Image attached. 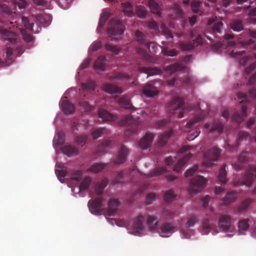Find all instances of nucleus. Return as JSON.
Listing matches in <instances>:
<instances>
[{"label":"nucleus","instance_id":"1","mask_svg":"<svg viewBox=\"0 0 256 256\" xmlns=\"http://www.w3.org/2000/svg\"><path fill=\"white\" fill-rule=\"evenodd\" d=\"M124 26L118 18L112 19L108 28V34L112 40H118L122 34Z\"/></svg>","mask_w":256,"mask_h":256},{"label":"nucleus","instance_id":"2","mask_svg":"<svg viewBox=\"0 0 256 256\" xmlns=\"http://www.w3.org/2000/svg\"><path fill=\"white\" fill-rule=\"evenodd\" d=\"M237 98L238 100H242L240 102L242 113L235 112L232 116V119L237 123H240L243 121L244 118L246 116L247 103L248 102V96L246 94L238 92L237 94Z\"/></svg>","mask_w":256,"mask_h":256},{"label":"nucleus","instance_id":"3","mask_svg":"<svg viewBox=\"0 0 256 256\" xmlns=\"http://www.w3.org/2000/svg\"><path fill=\"white\" fill-rule=\"evenodd\" d=\"M256 176V166L254 165H249L244 176L234 182V186L244 185L249 188L252 184Z\"/></svg>","mask_w":256,"mask_h":256},{"label":"nucleus","instance_id":"4","mask_svg":"<svg viewBox=\"0 0 256 256\" xmlns=\"http://www.w3.org/2000/svg\"><path fill=\"white\" fill-rule=\"evenodd\" d=\"M206 180L202 176H198L192 178L188 188L189 194L192 196L201 192L206 184Z\"/></svg>","mask_w":256,"mask_h":256},{"label":"nucleus","instance_id":"5","mask_svg":"<svg viewBox=\"0 0 256 256\" xmlns=\"http://www.w3.org/2000/svg\"><path fill=\"white\" fill-rule=\"evenodd\" d=\"M138 118H134L132 115L124 116L120 122L121 126H130V128L126 130V133L132 135L136 134L138 130Z\"/></svg>","mask_w":256,"mask_h":256},{"label":"nucleus","instance_id":"6","mask_svg":"<svg viewBox=\"0 0 256 256\" xmlns=\"http://www.w3.org/2000/svg\"><path fill=\"white\" fill-rule=\"evenodd\" d=\"M220 152L221 150L218 148H212L204 154L203 164L206 166H212L218 158Z\"/></svg>","mask_w":256,"mask_h":256},{"label":"nucleus","instance_id":"7","mask_svg":"<svg viewBox=\"0 0 256 256\" xmlns=\"http://www.w3.org/2000/svg\"><path fill=\"white\" fill-rule=\"evenodd\" d=\"M156 48V46L154 42H146L144 48H137L136 52L142 58L147 61H150L151 56L148 54V50L152 54L154 53Z\"/></svg>","mask_w":256,"mask_h":256},{"label":"nucleus","instance_id":"8","mask_svg":"<svg viewBox=\"0 0 256 256\" xmlns=\"http://www.w3.org/2000/svg\"><path fill=\"white\" fill-rule=\"evenodd\" d=\"M102 197H98L94 200H90L88 202V206L90 212L95 215H100L103 212Z\"/></svg>","mask_w":256,"mask_h":256},{"label":"nucleus","instance_id":"9","mask_svg":"<svg viewBox=\"0 0 256 256\" xmlns=\"http://www.w3.org/2000/svg\"><path fill=\"white\" fill-rule=\"evenodd\" d=\"M144 220V216L140 214L134 220L131 233L134 235H139L144 230L143 223Z\"/></svg>","mask_w":256,"mask_h":256},{"label":"nucleus","instance_id":"10","mask_svg":"<svg viewBox=\"0 0 256 256\" xmlns=\"http://www.w3.org/2000/svg\"><path fill=\"white\" fill-rule=\"evenodd\" d=\"M232 218L230 215L228 214H222L218 220V226L220 229L224 232H227L230 230Z\"/></svg>","mask_w":256,"mask_h":256},{"label":"nucleus","instance_id":"11","mask_svg":"<svg viewBox=\"0 0 256 256\" xmlns=\"http://www.w3.org/2000/svg\"><path fill=\"white\" fill-rule=\"evenodd\" d=\"M198 218L194 216H192L188 218L186 223V228L192 227L198 222ZM181 234L182 238H189L191 236V232L187 228H182Z\"/></svg>","mask_w":256,"mask_h":256},{"label":"nucleus","instance_id":"12","mask_svg":"<svg viewBox=\"0 0 256 256\" xmlns=\"http://www.w3.org/2000/svg\"><path fill=\"white\" fill-rule=\"evenodd\" d=\"M176 228L175 226L172 222H164L160 227V236L163 237H168L172 234Z\"/></svg>","mask_w":256,"mask_h":256},{"label":"nucleus","instance_id":"13","mask_svg":"<svg viewBox=\"0 0 256 256\" xmlns=\"http://www.w3.org/2000/svg\"><path fill=\"white\" fill-rule=\"evenodd\" d=\"M184 104V99L180 97H176L168 104V109L170 113L174 114V111L180 109Z\"/></svg>","mask_w":256,"mask_h":256},{"label":"nucleus","instance_id":"14","mask_svg":"<svg viewBox=\"0 0 256 256\" xmlns=\"http://www.w3.org/2000/svg\"><path fill=\"white\" fill-rule=\"evenodd\" d=\"M128 154V149L124 144L120 146L118 154L114 160V164H120L124 163L126 160Z\"/></svg>","mask_w":256,"mask_h":256},{"label":"nucleus","instance_id":"15","mask_svg":"<svg viewBox=\"0 0 256 256\" xmlns=\"http://www.w3.org/2000/svg\"><path fill=\"white\" fill-rule=\"evenodd\" d=\"M154 138V135L150 132H147L142 138L139 142V146L140 148L142 150H145L149 148Z\"/></svg>","mask_w":256,"mask_h":256},{"label":"nucleus","instance_id":"16","mask_svg":"<svg viewBox=\"0 0 256 256\" xmlns=\"http://www.w3.org/2000/svg\"><path fill=\"white\" fill-rule=\"evenodd\" d=\"M159 91L150 82L144 86L142 89L143 94L147 97H153L157 95Z\"/></svg>","mask_w":256,"mask_h":256},{"label":"nucleus","instance_id":"17","mask_svg":"<svg viewBox=\"0 0 256 256\" xmlns=\"http://www.w3.org/2000/svg\"><path fill=\"white\" fill-rule=\"evenodd\" d=\"M120 202L118 199L112 198L108 202L107 214L109 216H114L118 210Z\"/></svg>","mask_w":256,"mask_h":256},{"label":"nucleus","instance_id":"18","mask_svg":"<svg viewBox=\"0 0 256 256\" xmlns=\"http://www.w3.org/2000/svg\"><path fill=\"white\" fill-rule=\"evenodd\" d=\"M132 79L131 76L122 72H114L108 76L110 80H118L128 82Z\"/></svg>","mask_w":256,"mask_h":256},{"label":"nucleus","instance_id":"19","mask_svg":"<svg viewBox=\"0 0 256 256\" xmlns=\"http://www.w3.org/2000/svg\"><path fill=\"white\" fill-rule=\"evenodd\" d=\"M0 34L6 40L11 42H14L16 39V36L15 33L2 28H0Z\"/></svg>","mask_w":256,"mask_h":256},{"label":"nucleus","instance_id":"20","mask_svg":"<svg viewBox=\"0 0 256 256\" xmlns=\"http://www.w3.org/2000/svg\"><path fill=\"white\" fill-rule=\"evenodd\" d=\"M139 71L140 72L146 74L148 77L156 74H160L162 70L156 68L142 66L139 68Z\"/></svg>","mask_w":256,"mask_h":256},{"label":"nucleus","instance_id":"21","mask_svg":"<svg viewBox=\"0 0 256 256\" xmlns=\"http://www.w3.org/2000/svg\"><path fill=\"white\" fill-rule=\"evenodd\" d=\"M104 90L110 94H120L122 90L120 88L112 84H107L104 86Z\"/></svg>","mask_w":256,"mask_h":256},{"label":"nucleus","instance_id":"22","mask_svg":"<svg viewBox=\"0 0 256 256\" xmlns=\"http://www.w3.org/2000/svg\"><path fill=\"white\" fill-rule=\"evenodd\" d=\"M248 153V152L244 150L240 154L238 157V162L234 164V168L236 170H240L243 168L242 164L247 161V156Z\"/></svg>","mask_w":256,"mask_h":256},{"label":"nucleus","instance_id":"23","mask_svg":"<svg viewBox=\"0 0 256 256\" xmlns=\"http://www.w3.org/2000/svg\"><path fill=\"white\" fill-rule=\"evenodd\" d=\"M158 220L156 216L148 215L147 216L146 223L151 230H155L158 227Z\"/></svg>","mask_w":256,"mask_h":256},{"label":"nucleus","instance_id":"24","mask_svg":"<svg viewBox=\"0 0 256 256\" xmlns=\"http://www.w3.org/2000/svg\"><path fill=\"white\" fill-rule=\"evenodd\" d=\"M192 154L188 153L184 156L182 158L178 160L176 164L174 165V170L179 172L184 164L191 158Z\"/></svg>","mask_w":256,"mask_h":256},{"label":"nucleus","instance_id":"25","mask_svg":"<svg viewBox=\"0 0 256 256\" xmlns=\"http://www.w3.org/2000/svg\"><path fill=\"white\" fill-rule=\"evenodd\" d=\"M106 57L104 56H99L94 62V70L100 71L104 70L106 68Z\"/></svg>","mask_w":256,"mask_h":256},{"label":"nucleus","instance_id":"26","mask_svg":"<svg viewBox=\"0 0 256 256\" xmlns=\"http://www.w3.org/2000/svg\"><path fill=\"white\" fill-rule=\"evenodd\" d=\"M118 104L121 108L128 110H135V108L130 102L129 97L127 96L121 98L118 100Z\"/></svg>","mask_w":256,"mask_h":256},{"label":"nucleus","instance_id":"27","mask_svg":"<svg viewBox=\"0 0 256 256\" xmlns=\"http://www.w3.org/2000/svg\"><path fill=\"white\" fill-rule=\"evenodd\" d=\"M204 115L203 112H200L197 114L194 118L190 120L186 124V128L188 129L191 128L195 124L201 122L204 118Z\"/></svg>","mask_w":256,"mask_h":256},{"label":"nucleus","instance_id":"28","mask_svg":"<svg viewBox=\"0 0 256 256\" xmlns=\"http://www.w3.org/2000/svg\"><path fill=\"white\" fill-rule=\"evenodd\" d=\"M62 110L65 114H70L75 110L74 106L67 100H64L62 104Z\"/></svg>","mask_w":256,"mask_h":256},{"label":"nucleus","instance_id":"29","mask_svg":"<svg viewBox=\"0 0 256 256\" xmlns=\"http://www.w3.org/2000/svg\"><path fill=\"white\" fill-rule=\"evenodd\" d=\"M236 196L237 194L234 192H228L226 196L222 199V204L224 206L230 204L235 200Z\"/></svg>","mask_w":256,"mask_h":256},{"label":"nucleus","instance_id":"30","mask_svg":"<svg viewBox=\"0 0 256 256\" xmlns=\"http://www.w3.org/2000/svg\"><path fill=\"white\" fill-rule=\"evenodd\" d=\"M108 182L106 179H103L100 182H97L95 185L94 190L98 195L101 194L104 188L106 186Z\"/></svg>","mask_w":256,"mask_h":256},{"label":"nucleus","instance_id":"31","mask_svg":"<svg viewBox=\"0 0 256 256\" xmlns=\"http://www.w3.org/2000/svg\"><path fill=\"white\" fill-rule=\"evenodd\" d=\"M63 153L68 156L76 155L78 150L74 146L68 145L65 146L62 148Z\"/></svg>","mask_w":256,"mask_h":256},{"label":"nucleus","instance_id":"32","mask_svg":"<svg viewBox=\"0 0 256 256\" xmlns=\"http://www.w3.org/2000/svg\"><path fill=\"white\" fill-rule=\"evenodd\" d=\"M185 68L186 66L183 64L181 63H176L169 66L166 70L169 72L171 74H172L176 72L182 70Z\"/></svg>","mask_w":256,"mask_h":256},{"label":"nucleus","instance_id":"33","mask_svg":"<svg viewBox=\"0 0 256 256\" xmlns=\"http://www.w3.org/2000/svg\"><path fill=\"white\" fill-rule=\"evenodd\" d=\"M58 168H59L60 170H56V174L60 181L63 182L64 178L67 173L66 168L62 164H59L58 166Z\"/></svg>","mask_w":256,"mask_h":256},{"label":"nucleus","instance_id":"34","mask_svg":"<svg viewBox=\"0 0 256 256\" xmlns=\"http://www.w3.org/2000/svg\"><path fill=\"white\" fill-rule=\"evenodd\" d=\"M98 116L104 121H109L114 119V116L112 114L103 109H100L99 110Z\"/></svg>","mask_w":256,"mask_h":256},{"label":"nucleus","instance_id":"35","mask_svg":"<svg viewBox=\"0 0 256 256\" xmlns=\"http://www.w3.org/2000/svg\"><path fill=\"white\" fill-rule=\"evenodd\" d=\"M107 165V164L96 163L92 164V166H90L88 169V170L94 173H97L102 171L106 167Z\"/></svg>","mask_w":256,"mask_h":256},{"label":"nucleus","instance_id":"36","mask_svg":"<svg viewBox=\"0 0 256 256\" xmlns=\"http://www.w3.org/2000/svg\"><path fill=\"white\" fill-rule=\"evenodd\" d=\"M122 10L124 13L130 17H132L134 15L132 6L130 2H125L122 4Z\"/></svg>","mask_w":256,"mask_h":256},{"label":"nucleus","instance_id":"37","mask_svg":"<svg viewBox=\"0 0 256 256\" xmlns=\"http://www.w3.org/2000/svg\"><path fill=\"white\" fill-rule=\"evenodd\" d=\"M108 132V130L105 128H100L94 130L91 133L94 140H96L104 134Z\"/></svg>","mask_w":256,"mask_h":256},{"label":"nucleus","instance_id":"38","mask_svg":"<svg viewBox=\"0 0 256 256\" xmlns=\"http://www.w3.org/2000/svg\"><path fill=\"white\" fill-rule=\"evenodd\" d=\"M248 220L244 219L239 221L238 222V232L240 234H243L244 232L247 230L249 227Z\"/></svg>","mask_w":256,"mask_h":256},{"label":"nucleus","instance_id":"39","mask_svg":"<svg viewBox=\"0 0 256 256\" xmlns=\"http://www.w3.org/2000/svg\"><path fill=\"white\" fill-rule=\"evenodd\" d=\"M166 172V169L164 167L156 168L148 174V177L152 178L153 176H160Z\"/></svg>","mask_w":256,"mask_h":256},{"label":"nucleus","instance_id":"40","mask_svg":"<svg viewBox=\"0 0 256 256\" xmlns=\"http://www.w3.org/2000/svg\"><path fill=\"white\" fill-rule=\"evenodd\" d=\"M92 180L91 178L88 176L85 178L81 182L79 187H78V192H82L86 190H87L90 184H91Z\"/></svg>","mask_w":256,"mask_h":256},{"label":"nucleus","instance_id":"41","mask_svg":"<svg viewBox=\"0 0 256 256\" xmlns=\"http://www.w3.org/2000/svg\"><path fill=\"white\" fill-rule=\"evenodd\" d=\"M135 36L138 42L141 44V46H140L139 48H144L145 44L147 42H146L145 39V36L140 31L137 30L136 32Z\"/></svg>","mask_w":256,"mask_h":256},{"label":"nucleus","instance_id":"42","mask_svg":"<svg viewBox=\"0 0 256 256\" xmlns=\"http://www.w3.org/2000/svg\"><path fill=\"white\" fill-rule=\"evenodd\" d=\"M172 134V130H170L162 135L158 140V144L160 146H164L166 144L170 136Z\"/></svg>","mask_w":256,"mask_h":256},{"label":"nucleus","instance_id":"43","mask_svg":"<svg viewBox=\"0 0 256 256\" xmlns=\"http://www.w3.org/2000/svg\"><path fill=\"white\" fill-rule=\"evenodd\" d=\"M226 166L224 165L220 170L218 178L220 182L222 183H226L227 179L226 178Z\"/></svg>","mask_w":256,"mask_h":256},{"label":"nucleus","instance_id":"44","mask_svg":"<svg viewBox=\"0 0 256 256\" xmlns=\"http://www.w3.org/2000/svg\"><path fill=\"white\" fill-rule=\"evenodd\" d=\"M200 132V130L198 128L190 130L188 134L187 139L190 141L194 140L198 136Z\"/></svg>","mask_w":256,"mask_h":256},{"label":"nucleus","instance_id":"45","mask_svg":"<svg viewBox=\"0 0 256 256\" xmlns=\"http://www.w3.org/2000/svg\"><path fill=\"white\" fill-rule=\"evenodd\" d=\"M224 128V125L218 122H214L210 130V132H212L214 130L218 131L220 134L222 133Z\"/></svg>","mask_w":256,"mask_h":256},{"label":"nucleus","instance_id":"46","mask_svg":"<svg viewBox=\"0 0 256 256\" xmlns=\"http://www.w3.org/2000/svg\"><path fill=\"white\" fill-rule=\"evenodd\" d=\"M249 136V134L246 132L240 131L238 132L236 143L235 147L236 148L239 146V143L242 141L246 140Z\"/></svg>","mask_w":256,"mask_h":256},{"label":"nucleus","instance_id":"47","mask_svg":"<svg viewBox=\"0 0 256 256\" xmlns=\"http://www.w3.org/2000/svg\"><path fill=\"white\" fill-rule=\"evenodd\" d=\"M252 202V200L250 198L244 200L240 205L237 208V211L240 213L242 212L248 208Z\"/></svg>","mask_w":256,"mask_h":256},{"label":"nucleus","instance_id":"48","mask_svg":"<svg viewBox=\"0 0 256 256\" xmlns=\"http://www.w3.org/2000/svg\"><path fill=\"white\" fill-rule=\"evenodd\" d=\"M81 87L84 90H94L95 88V83L94 81L88 80L86 83H82Z\"/></svg>","mask_w":256,"mask_h":256},{"label":"nucleus","instance_id":"49","mask_svg":"<svg viewBox=\"0 0 256 256\" xmlns=\"http://www.w3.org/2000/svg\"><path fill=\"white\" fill-rule=\"evenodd\" d=\"M230 27L234 31H240L243 30L242 22L239 20L233 21L230 24Z\"/></svg>","mask_w":256,"mask_h":256},{"label":"nucleus","instance_id":"50","mask_svg":"<svg viewBox=\"0 0 256 256\" xmlns=\"http://www.w3.org/2000/svg\"><path fill=\"white\" fill-rule=\"evenodd\" d=\"M148 5L152 12L153 13L158 14L160 12V7L158 4L154 0H149Z\"/></svg>","mask_w":256,"mask_h":256},{"label":"nucleus","instance_id":"51","mask_svg":"<svg viewBox=\"0 0 256 256\" xmlns=\"http://www.w3.org/2000/svg\"><path fill=\"white\" fill-rule=\"evenodd\" d=\"M212 229L211 226L209 224L208 219H205L202 222V234H208L210 230Z\"/></svg>","mask_w":256,"mask_h":256},{"label":"nucleus","instance_id":"52","mask_svg":"<svg viewBox=\"0 0 256 256\" xmlns=\"http://www.w3.org/2000/svg\"><path fill=\"white\" fill-rule=\"evenodd\" d=\"M136 14L137 16L140 18H145L146 14V11L145 7L142 6H136Z\"/></svg>","mask_w":256,"mask_h":256},{"label":"nucleus","instance_id":"53","mask_svg":"<svg viewBox=\"0 0 256 256\" xmlns=\"http://www.w3.org/2000/svg\"><path fill=\"white\" fill-rule=\"evenodd\" d=\"M178 50L176 49L168 50L167 48L162 49V54L164 56H174L178 54Z\"/></svg>","mask_w":256,"mask_h":256},{"label":"nucleus","instance_id":"54","mask_svg":"<svg viewBox=\"0 0 256 256\" xmlns=\"http://www.w3.org/2000/svg\"><path fill=\"white\" fill-rule=\"evenodd\" d=\"M195 47V43H192L191 42L187 43L181 42L180 44V48L183 50H190L194 49Z\"/></svg>","mask_w":256,"mask_h":256},{"label":"nucleus","instance_id":"55","mask_svg":"<svg viewBox=\"0 0 256 256\" xmlns=\"http://www.w3.org/2000/svg\"><path fill=\"white\" fill-rule=\"evenodd\" d=\"M160 28L162 34L164 35L167 38H172L173 36L172 33L164 24H162Z\"/></svg>","mask_w":256,"mask_h":256},{"label":"nucleus","instance_id":"56","mask_svg":"<svg viewBox=\"0 0 256 256\" xmlns=\"http://www.w3.org/2000/svg\"><path fill=\"white\" fill-rule=\"evenodd\" d=\"M88 139V136L86 135H81L76 137V142L77 144L83 146L85 144L87 140Z\"/></svg>","mask_w":256,"mask_h":256},{"label":"nucleus","instance_id":"57","mask_svg":"<svg viewBox=\"0 0 256 256\" xmlns=\"http://www.w3.org/2000/svg\"><path fill=\"white\" fill-rule=\"evenodd\" d=\"M105 48L107 50L111 52L114 54H118V52L120 50V48H118L116 46H113L109 43H106L105 44Z\"/></svg>","mask_w":256,"mask_h":256},{"label":"nucleus","instance_id":"58","mask_svg":"<svg viewBox=\"0 0 256 256\" xmlns=\"http://www.w3.org/2000/svg\"><path fill=\"white\" fill-rule=\"evenodd\" d=\"M236 38L237 39L238 44H240V46L244 48L250 46V44L254 42V40H253L252 39H250L245 41L242 40L240 36H238Z\"/></svg>","mask_w":256,"mask_h":256},{"label":"nucleus","instance_id":"59","mask_svg":"<svg viewBox=\"0 0 256 256\" xmlns=\"http://www.w3.org/2000/svg\"><path fill=\"white\" fill-rule=\"evenodd\" d=\"M0 11L6 16H10L12 14L11 10L6 4H0Z\"/></svg>","mask_w":256,"mask_h":256},{"label":"nucleus","instance_id":"60","mask_svg":"<svg viewBox=\"0 0 256 256\" xmlns=\"http://www.w3.org/2000/svg\"><path fill=\"white\" fill-rule=\"evenodd\" d=\"M22 22L25 27V28L28 30H32L33 23H30L26 17L22 16Z\"/></svg>","mask_w":256,"mask_h":256},{"label":"nucleus","instance_id":"61","mask_svg":"<svg viewBox=\"0 0 256 256\" xmlns=\"http://www.w3.org/2000/svg\"><path fill=\"white\" fill-rule=\"evenodd\" d=\"M222 26V23L220 21L216 22L214 24V26L212 27V31L214 34L220 33V28Z\"/></svg>","mask_w":256,"mask_h":256},{"label":"nucleus","instance_id":"62","mask_svg":"<svg viewBox=\"0 0 256 256\" xmlns=\"http://www.w3.org/2000/svg\"><path fill=\"white\" fill-rule=\"evenodd\" d=\"M175 195L172 190H168L166 191L164 195V199L167 202H171L174 199Z\"/></svg>","mask_w":256,"mask_h":256},{"label":"nucleus","instance_id":"63","mask_svg":"<svg viewBox=\"0 0 256 256\" xmlns=\"http://www.w3.org/2000/svg\"><path fill=\"white\" fill-rule=\"evenodd\" d=\"M172 8L176 15V18H180L182 17L184 13L179 5L176 4H173Z\"/></svg>","mask_w":256,"mask_h":256},{"label":"nucleus","instance_id":"64","mask_svg":"<svg viewBox=\"0 0 256 256\" xmlns=\"http://www.w3.org/2000/svg\"><path fill=\"white\" fill-rule=\"evenodd\" d=\"M109 17V13L108 12H104L100 18L98 26L100 28H102L104 25L106 21L108 20Z\"/></svg>","mask_w":256,"mask_h":256}]
</instances>
